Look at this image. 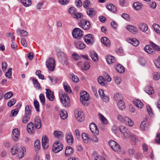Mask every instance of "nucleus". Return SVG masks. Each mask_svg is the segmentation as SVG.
Here are the masks:
<instances>
[{
  "mask_svg": "<svg viewBox=\"0 0 160 160\" xmlns=\"http://www.w3.org/2000/svg\"><path fill=\"white\" fill-rule=\"evenodd\" d=\"M59 94L61 102L63 106L65 107H68L69 106L70 99L68 94L63 93L61 91L59 92Z\"/></svg>",
  "mask_w": 160,
  "mask_h": 160,
  "instance_id": "obj_1",
  "label": "nucleus"
},
{
  "mask_svg": "<svg viewBox=\"0 0 160 160\" xmlns=\"http://www.w3.org/2000/svg\"><path fill=\"white\" fill-rule=\"evenodd\" d=\"M46 64L48 70L51 71H53L55 67V62L54 60L52 58H50L47 60Z\"/></svg>",
  "mask_w": 160,
  "mask_h": 160,
  "instance_id": "obj_2",
  "label": "nucleus"
},
{
  "mask_svg": "<svg viewBox=\"0 0 160 160\" xmlns=\"http://www.w3.org/2000/svg\"><path fill=\"white\" fill-rule=\"evenodd\" d=\"M63 149V145L60 141H56L53 145L52 150L55 153H57Z\"/></svg>",
  "mask_w": 160,
  "mask_h": 160,
  "instance_id": "obj_3",
  "label": "nucleus"
},
{
  "mask_svg": "<svg viewBox=\"0 0 160 160\" xmlns=\"http://www.w3.org/2000/svg\"><path fill=\"white\" fill-rule=\"evenodd\" d=\"M58 58L60 61L63 64H68V57L66 54L63 52H60L58 53Z\"/></svg>",
  "mask_w": 160,
  "mask_h": 160,
  "instance_id": "obj_4",
  "label": "nucleus"
},
{
  "mask_svg": "<svg viewBox=\"0 0 160 160\" xmlns=\"http://www.w3.org/2000/svg\"><path fill=\"white\" fill-rule=\"evenodd\" d=\"M109 146L115 152H118L120 151V148L119 145L115 141L111 140L108 142Z\"/></svg>",
  "mask_w": 160,
  "mask_h": 160,
  "instance_id": "obj_5",
  "label": "nucleus"
},
{
  "mask_svg": "<svg viewBox=\"0 0 160 160\" xmlns=\"http://www.w3.org/2000/svg\"><path fill=\"white\" fill-rule=\"evenodd\" d=\"M72 34L75 38L80 39L83 35V32L80 28H75L73 29Z\"/></svg>",
  "mask_w": 160,
  "mask_h": 160,
  "instance_id": "obj_6",
  "label": "nucleus"
},
{
  "mask_svg": "<svg viewBox=\"0 0 160 160\" xmlns=\"http://www.w3.org/2000/svg\"><path fill=\"white\" fill-rule=\"evenodd\" d=\"M89 100V95L86 92L83 91L80 93V100L83 105H87Z\"/></svg>",
  "mask_w": 160,
  "mask_h": 160,
  "instance_id": "obj_7",
  "label": "nucleus"
},
{
  "mask_svg": "<svg viewBox=\"0 0 160 160\" xmlns=\"http://www.w3.org/2000/svg\"><path fill=\"white\" fill-rule=\"evenodd\" d=\"M20 134V132L18 129L15 128L12 131V137L14 141H17L19 139Z\"/></svg>",
  "mask_w": 160,
  "mask_h": 160,
  "instance_id": "obj_8",
  "label": "nucleus"
},
{
  "mask_svg": "<svg viewBox=\"0 0 160 160\" xmlns=\"http://www.w3.org/2000/svg\"><path fill=\"white\" fill-rule=\"evenodd\" d=\"M79 25L80 27L84 30H88L90 27V22L85 20H81L79 23Z\"/></svg>",
  "mask_w": 160,
  "mask_h": 160,
  "instance_id": "obj_9",
  "label": "nucleus"
},
{
  "mask_svg": "<svg viewBox=\"0 0 160 160\" xmlns=\"http://www.w3.org/2000/svg\"><path fill=\"white\" fill-rule=\"evenodd\" d=\"M84 113L82 111H76L75 112V117L78 120L79 122H82L84 120Z\"/></svg>",
  "mask_w": 160,
  "mask_h": 160,
  "instance_id": "obj_10",
  "label": "nucleus"
},
{
  "mask_svg": "<svg viewBox=\"0 0 160 160\" xmlns=\"http://www.w3.org/2000/svg\"><path fill=\"white\" fill-rule=\"evenodd\" d=\"M49 140L46 135L43 136L42 139V145L44 149H46L48 148Z\"/></svg>",
  "mask_w": 160,
  "mask_h": 160,
  "instance_id": "obj_11",
  "label": "nucleus"
},
{
  "mask_svg": "<svg viewBox=\"0 0 160 160\" xmlns=\"http://www.w3.org/2000/svg\"><path fill=\"white\" fill-rule=\"evenodd\" d=\"M85 42L88 44H92L94 42L92 35L91 34H88L86 35L84 38Z\"/></svg>",
  "mask_w": 160,
  "mask_h": 160,
  "instance_id": "obj_12",
  "label": "nucleus"
},
{
  "mask_svg": "<svg viewBox=\"0 0 160 160\" xmlns=\"http://www.w3.org/2000/svg\"><path fill=\"white\" fill-rule=\"evenodd\" d=\"M119 130L123 134L124 138H128V135L130 132L125 127L121 126L119 127Z\"/></svg>",
  "mask_w": 160,
  "mask_h": 160,
  "instance_id": "obj_13",
  "label": "nucleus"
},
{
  "mask_svg": "<svg viewBox=\"0 0 160 160\" xmlns=\"http://www.w3.org/2000/svg\"><path fill=\"white\" fill-rule=\"evenodd\" d=\"M46 94L47 98L51 101H53L54 98L53 92H52L49 89H46Z\"/></svg>",
  "mask_w": 160,
  "mask_h": 160,
  "instance_id": "obj_14",
  "label": "nucleus"
},
{
  "mask_svg": "<svg viewBox=\"0 0 160 160\" xmlns=\"http://www.w3.org/2000/svg\"><path fill=\"white\" fill-rule=\"evenodd\" d=\"M90 129L91 131L93 133L98 134L99 133V131L97 125L93 122L91 123L90 125Z\"/></svg>",
  "mask_w": 160,
  "mask_h": 160,
  "instance_id": "obj_15",
  "label": "nucleus"
},
{
  "mask_svg": "<svg viewBox=\"0 0 160 160\" xmlns=\"http://www.w3.org/2000/svg\"><path fill=\"white\" fill-rule=\"evenodd\" d=\"M26 149L25 147L20 148L18 151L17 155L18 158H22L24 155V152H26Z\"/></svg>",
  "mask_w": 160,
  "mask_h": 160,
  "instance_id": "obj_16",
  "label": "nucleus"
},
{
  "mask_svg": "<svg viewBox=\"0 0 160 160\" xmlns=\"http://www.w3.org/2000/svg\"><path fill=\"white\" fill-rule=\"evenodd\" d=\"M66 138L68 143L70 145L72 144L74 141V139L72 133L71 132H68L66 135Z\"/></svg>",
  "mask_w": 160,
  "mask_h": 160,
  "instance_id": "obj_17",
  "label": "nucleus"
},
{
  "mask_svg": "<svg viewBox=\"0 0 160 160\" xmlns=\"http://www.w3.org/2000/svg\"><path fill=\"white\" fill-rule=\"evenodd\" d=\"M139 29L142 32H145L147 31L148 29V25L143 22H141L138 25Z\"/></svg>",
  "mask_w": 160,
  "mask_h": 160,
  "instance_id": "obj_18",
  "label": "nucleus"
},
{
  "mask_svg": "<svg viewBox=\"0 0 160 160\" xmlns=\"http://www.w3.org/2000/svg\"><path fill=\"white\" fill-rule=\"evenodd\" d=\"M149 127V123L146 121H143L142 122L140 125V128L142 130H146L148 129Z\"/></svg>",
  "mask_w": 160,
  "mask_h": 160,
  "instance_id": "obj_19",
  "label": "nucleus"
},
{
  "mask_svg": "<svg viewBox=\"0 0 160 160\" xmlns=\"http://www.w3.org/2000/svg\"><path fill=\"white\" fill-rule=\"evenodd\" d=\"M34 125L35 128L37 129H39L41 127V120L38 117H36L34 119Z\"/></svg>",
  "mask_w": 160,
  "mask_h": 160,
  "instance_id": "obj_20",
  "label": "nucleus"
},
{
  "mask_svg": "<svg viewBox=\"0 0 160 160\" xmlns=\"http://www.w3.org/2000/svg\"><path fill=\"white\" fill-rule=\"evenodd\" d=\"M133 103L134 105L139 109L142 108L144 106V104L138 99H134L133 100Z\"/></svg>",
  "mask_w": 160,
  "mask_h": 160,
  "instance_id": "obj_21",
  "label": "nucleus"
},
{
  "mask_svg": "<svg viewBox=\"0 0 160 160\" xmlns=\"http://www.w3.org/2000/svg\"><path fill=\"white\" fill-rule=\"evenodd\" d=\"M124 121L126 124L129 127H132L134 125V122L133 120L128 117H124Z\"/></svg>",
  "mask_w": 160,
  "mask_h": 160,
  "instance_id": "obj_22",
  "label": "nucleus"
},
{
  "mask_svg": "<svg viewBox=\"0 0 160 160\" xmlns=\"http://www.w3.org/2000/svg\"><path fill=\"white\" fill-rule=\"evenodd\" d=\"M127 41L134 46H137L139 44V41L136 38H129L127 40Z\"/></svg>",
  "mask_w": 160,
  "mask_h": 160,
  "instance_id": "obj_23",
  "label": "nucleus"
},
{
  "mask_svg": "<svg viewBox=\"0 0 160 160\" xmlns=\"http://www.w3.org/2000/svg\"><path fill=\"white\" fill-rule=\"evenodd\" d=\"M75 44L76 47L78 49H82L85 48L86 47L85 44L79 41H76L75 42Z\"/></svg>",
  "mask_w": 160,
  "mask_h": 160,
  "instance_id": "obj_24",
  "label": "nucleus"
},
{
  "mask_svg": "<svg viewBox=\"0 0 160 160\" xmlns=\"http://www.w3.org/2000/svg\"><path fill=\"white\" fill-rule=\"evenodd\" d=\"M117 105L119 109L121 110H123L125 108V103L124 101L121 99H119L118 101Z\"/></svg>",
  "mask_w": 160,
  "mask_h": 160,
  "instance_id": "obj_25",
  "label": "nucleus"
},
{
  "mask_svg": "<svg viewBox=\"0 0 160 160\" xmlns=\"http://www.w3.org/2000/svg\"><path fill=\"white\" fill-rule=\"evenodd\" d=\"M128 138H129L134 143H136L138 141V137L130 132L128 135Z\"/></svg>",
  "mask_w": 160,
  "mask_h": 160,
  "instance_id": "obj_26",
  "label": "nucleus"
},
{
  "mask_svg": "<svg viewBox=\"0 0 160 160\" xmlns=\"http://www.w3.org/2000/svg\"><path fill=\"white\" fill-rule=\"evenodd\" d=\"M145 91L149 95L152 94L154 93L153 88L150 85H147L144 89Z\"/></svg>",
  "mask_w": 160,
  "mask_h": 160,
  "instance_id": "obj_27",
  "label": "nucleus"
},
{
  "mask_svg": "<svg viewBox=\"0 0 160 160\" xmlns=\"http://www.w3.org/2000/svg\"><path fill=\"white\" fill-rule=\"evenodd\" d=\"M72 148L70 146L67 147L65 151V154L66 157H68L71 155L73 152Z\"/></svg>",
  "mask_w": 160,
  "mask_h": 160,
  "instance_id": "obj_28",
  "label": "nucleus"
},
{
  "mask_svg": "<svg viewBox=\"0 0 160 160\" xmlns=\"http://www.w3.org/2000/svg\"><path fill=\"white\" fill-rule=\"evenodd\" d=\"M126 29L130 32L135 33L138 32L137 28L134 26L128 25L126 27Z\"/></svg>",
  "mask_w": 160,
  "mask_h": 160,
  "instance_id": "obj_29",
  "label": "nucleus"
},
{
  "mask_svg": "<svg viewBox=\"0 0 160 160\" xmlns=\"http://www.w3.org/2000/svg\"><path fill=\"white\" fill-rule=\"evenodd\" d=\"M133 6L135 10H138L142 8L143 5L142 3L139 2H133Z\"/></svg>",
  "mask_w": 160,
  "mask_h": 160,
  "instance_id": "obj_30",
  "label": "nucleus"
},
{
  "mask_svg": "<svg viewBox=\"0 0 160 160\" xmlns=\"http://www.w3.org/2000/svg\"><path fill=\"white\" fill-rule=\"evenodd\" d=\"M90 55L93 61H97L98 60V55L96 52L93 51L90 52Z\"/></svg>",
  "mask_w": 160,
  "mask_h": 160,
  "instance_id": "obj_31",
  "label": "nucleus"
},
{
  "mask_svg": "<svg viewBox=\"0 0 160 160\" xmlns=\"http://www.w3.org/2000/svg\"><path fill=\"white\" fill-rule=\"evenodd\" d=\"M101 42L107 47H109L110 46V42L109 39L106 37H103L101 38Z\"/></svg>",
  "mask_w": 160,
  "mask_h": 160,
  "instance_id": "obj_32",
  "label": "nucleus"
},
{
  "mask_svg": "<svg viewBox=\"0 0 160 160\" xmlns=\"http://www.w3.org/2000/svg\"><path fill=\"white\" fill-rule=\"evenodd\" d=\"M116 70L119 73H122L124 72L125 69L124 67L120 64L114 66Z\"/></svg>",
  "mask_w": 160,
  "mask_h": 160,
  "instance_id": "obj_33",
  "label": "nucleus"
},
{
  "mask_svg": "<svg viewBox=\"0 0 160 160\" xmlns=\"http://www.w3.org/2000/svg\"><path fill=\"white\" fill-rule=\"evenodd\" d=\"M20 148L17 144H14L12 148L11 152L13 155H16L17 152Z\"/></svg>",
  "mask_w": 160,
  "mask_h": 160,
  "instance_id": "obj_34",
  "label": "nucleus"
},
{
  "mask_svg": "<svg viewBox=\"0 0 160 160\" xmlns=\"http://www.w3.org/2000/svg\"><path fill=\"white\" fill-rule=\"evenodd\" d=\"M27 129L28 132L31 134L33 133L34 132L33 124L31 122H30L28 124L27 126Z\"/></svg>",
  "mask_w": 160,
  "mask_h": 160,
  "instance_id": "obj_35",
  "label": "nucleus"
},
{
  "mask_svg": "<svg viewBox=\"0 0 160 160\" xmlns=\"http://www.w3.org/2000/svg\"><path fill=\"white\" fill-rule=\"evenodd\" d=\"M145 52L147 53L152 54L154 52V49L152 46L149 45H146L144 48Z\"/></svg>",
  "mask_w": 160,
  "mask_h": 160,
  "instance_id": "obj_36",
  "label": "nucleus"
},
{
  "mask_svg": "<svg viewBox=\"0 0 160 160\" xmlns=\"http://www.w3.org/2000/svg\"><path fill=\"white\" fill-rule=\"evenodd\" d=\"M106 7L109 11L115 13L117 12L116 8L112 4H109L106 5Z\"/></svg>",
  "mask_w": 160,
  "mask_h": 160,
  "instance_id": "obj_37",
  "label": "nucleus"
},
{
  "mask_svg": "<svg viewBox=\"0 0 160 160\" xmlns=\"http://www.w3.org/2000/svg\"><path fill=\"white\" fill-rule=\"evenodd\" d=\"M106 59L107 62L109 64H111L115 61V59L114 57L112 56H107L106 57Z\"/></svg>",
  "mask_w": 160,
  "mask_h": 160,
  "instance_id": "obj_38",
  "label": "nucleus"
},
{
  "mask_svg": "<svg viewBox=\"0 0 160 160\" xmlns=\"http://www.w3.org/2000/svg\"><path fill=\"white\" fill-rule=\"evenodd\" d=\"M99 118L102 123L104 124H107L108 123L107 119L102 114L99 113L98 114Z\"/></svg>",
  "mask_w": 160,
  "mask_h": 160,
  "instance_id": "obj_39",
  "label": "nucleus"
},
{
  "mask_svg": "<svg viewBox=\"0 0 160 160\" xmlns=\"http://www.w3.org/2000/svg\"><path fill=\"white\" fill-rule=\"evenodd\" d=\"M55 137L59 139H62L63 137V134L62 132L58 131H56L54 132Z\"/></svg>",
  "mask_w": 160,
  "mask_h": 160,
  "instance_id": "obj_40",
  "label": "nucleus"
},
{
  "mask_svg": "<svg viewBox=\"0 0 160 160\" xmlns=\"http://www.w3.org/2000/svg\"><path fill=\"white\" fill-rule=\"evenodd\" d=\"M60 115L61 118L63 119H66L68 117V114L64 110H61L60 112Z\"/></svg>",
  "mask_w": 160,
  "mask_h": 160,
  "instance_id": "obj_41",
  "label": "nucleus"
},
{
  "mask_svg": "<svg viewBox=\"0 0 160 160\" xmlns=\"http://www.w3.org/2000/svg\"><path fill=\"white\" fill-rule=\"evenodd\" d=\"M31 107L29 105H27L25 108V114L28 116H29L31 114Z\"/></svg>",
  "mask_w": 160,
  "mask_h": 160,
  "instance_id": "obj_42",
  "label": "nucleus"
},
{
  "mask_svg": "<svg viewBox=\"0 0 160 160\" xmlns=\"http://www.w3.org/2000/svg\"><path fill=\"white\" fill-rule=\"evenodd\" d=\"M21 3L26 7L30 6L31 4L30 0H20Z\"/></svg>",
  "mask_w": 160,
  "mask_h": 160,
  "instance_id": "obj_43",
  "label": "nucleus"
},
{
  "mask_svg": "<svg viewBox=\"0 0 160 160\" xmlns=\"http://www.w3.org/2000/svg\"><path fill=\"white\" fill-rule=\"evenodd\" d=\"M32 81L33 84L36 88H37L39 90L41 89L40 84L38 82V80L35 78H33Z\"/></svg>",
  "mask_w": 160,
  "mask_h": 160,
  "instance_id": "obj_44",
  "label": "nucleus"
},
{
  "mask_svg": "<svg viewBox=\"0 0 160 160\" xmlns=\"http://www.w3.org/2000/svg\"><path fill=\"white\" fill-rule=\"evenodd\" d=\"M64 89L65 91L67 92H71L72 91L71 88L69 84L67 83L64 82L63 83Z\"/></svg>",
  "mask_w": 160,
  "mask_h": 160,
  "instance_id": "obj_45",
  "label": "nucleus"
},
{
  "mask_svg": "<svg viewBox=\"0 0 160 160\" xmlns=\"http://www.w3.org/2000/svg\"><path fill=\"white\" fill-rule=\"evenodd\" d=\"M17 32L18 34H20L22 37H26L28 35V33L24 30L18 29L17 31Z\"/></svg>",
  "mask_w": 160,
  "mask_h": 160,
  "instance_id": "obj_46",
  "label": "nucleus"
},
{
  "mask_svg": "<svg viewBox=\"0 0 160 160\" xmlns=\"http://www.w3.org/2000/svg\"><path fill=\"white\" fill-rule=\"evenodd\" d=\"M153 79L155 81H158L160 78V73L158 72H154L152 74Z\"/></svg>",
  "mask_w": 160,
  "mask_h": 160,
  "instance_id": "obj_47",
  "label": "nucleus"
},
{
  "mask_svg": "<svg viewBox=\"0 0 160 160\" xmlns=\"http://www.w3.org/2000/svg\"><path fill=\"white\" fill-rule=\"evenodd\" d=\"M152 27L154 31L160 34V26L156 23H154Z\"/></svg>",
  "mask_w": 160,
  "mask_h": 160,
  "instance_id": "obj_48",
  "label": "nucleus"
},
{
  "mask_svg": "<svg viewBox=\"0 0 160 160\" xmlns=\"http://www.w3.org/2000/svg\"><path fill=\"white\" fill-rule=\"evenodd\" d=\"M139 64L142 66H144L147 63V61L145 58L143 57H140L139 59Z\"/></svg>",
  "mask_w": 160,
  "mask_h": 160,
  "instance_id": "obj_49",
  "label": "nucleus"
},
{
  "mask_svg": "<svg viewBox=\"0 0 160 160\" xmlns=\"http://www.w3.org/2000/svg\"><path fill=\"white\" fill-rule=\"evenodd\" d=\"M99 83L102 86H104L105 85L106 81L102 76H99L98 79Z\"/></svg>",
  "mask_w": 160,
  "mask_h": 160,
  "instance_id": "obj_50",
  "label": "nucleus"
},
{
  "mask_svg": "<svg viewBox=\"0 0 160 160\" xmlns=\"http://www.w3.org/2000/svg\"><path fill=\"white\" fill-rule=\"evenodd\" d=\"M29 119V116L24 114L22 117V122L23 123H26L28 122Z\"/></svg>",
  "mask_w": 160,
  "mask_h": 160,
  "instance_id": "obj_51",
  "label": "nucleus"
},
{
  "mask_svg": "<svg viewBox=\"0 0 160 160\" xmlns=\"http://www.w3.org/2000/svg\"><path fill=\"white\" fill-rule=\"evenodd\" d=\"M34 105L36 110L37 112H39V105L38 101L36 99L34 100Z\"/></svg>",
  "mask_w": 160,
  "mask_h": 160,
  "instance_id": "obj_52",
  "label": "nucleus"
},
{
  "mask_svg": "<svg viewBox=\"0 0 160 160\" xmlns=\"http://www.w3.org/2000/svg\"><path fill=\"white\" fill-rule=\"evenodd\" d=\"M16 100L14 98L11 99L8 103V105L11 107L13 106L16 103Z\"/></svg>",
  "mask_w": 160,
  "mask_h": 160,
  "instance_id": "obj_53",
  "label": "nucleus"
},
{
  "mask_svg": "<svg viewBox=\"0 0 160 160\" xmlns=\"http://www.w3.org/2000/svg\"><path fill=\"white\" fill-rule=\"evenodd\" d=\"M114 79L117 85H119L120 84L122 81L121 78L120 77L117 76H114Z\"/></svg>",
  "mask_w": 160,
  "mask_h": 160,
  "instance_id": "obj_54",
  "label": "nucleus"
},
{
  "mask_svg": "<svg viewBox=\"0 0 160 160\" xmlns=\"http://www.w3.org/2000/svg\"><path fill=\"white\" fill-rule=\"evenodd\" d=\"M147 111L150 116H152L153 115V113L152 109L150 106L148 105L146 107Z\"/></svg>",
  "mask_w": 160,
  "mask_h": 160,
  "instance_id": "obj_55",
  "label": "nucleus"
},
{
  "mask_svg": "<svg viewBox=\"0 0 160 160\" xmlns=\"http://www.w3.org/2000/svg\"><path fill=\"white\" fill-rule=\"evenodd\" d=\"M90 65L89 62L86 61L84 63V65L83 68H82V69L84 70H87L90 68Z\"/></svg>",
  "mask_w": 160,
  "mask_h": 160,
  "instance_id": "obj_56",
  "label": "nucleus"
},
{
  "mask_svg": "<svg viewBox=\"0 0 160 160\" xmlns=\"http://www.w3.org/2000/svg\"><path fill=\"white\" fill-rule=\"evenodd\" d=\"M82 16V14L81 13L76 12L73 15L72 17L75 18L79 19L81 18Z\"/></svg>",
  "mask_w": 160,
  "mask_h": 160,
  "instance_id": "obj_57",
  "label": "nucleus"
},
{
  "mask_svg": "<svg viewBox=\"0 0 160 160\" xmlns=\"http://www.w3.org/2000/svg\"><path fill=\"white\" fill-rule=\"evenodd\" d=\"M34 147L37 149H39L40 146V142L38 139H37L34 142Z\"/></svg>",
  "mask_w": 160,
  "mask_h": 160,
  "instance_id": "obj_58",
  "label": "nucleus"
},
{
  "mask_svg": "<svg viewBox=\"0 0 160 160\" xmlns=\"http://www.w3.org/2000/svg\"><path fill=\"white\" fill-rule=\"evenodd\" d=\"M12 95V93L11 91L5 94L4 98L5 99H8L11 97Z\"/></svg>",
  "mask_w": 160,
  "mask_h": 160,
  "instance_id": "obj_59",
  "label": "nucleus"
},
{
  "mask_svg": "<svg viewBox=\"0 0 160 160\" xmlns=\"http://www.w3.org/2000/svg\"><path fill=\"white\" fill-rule=\"evenodd\" d=\"M82 138L83 140L85 142H87L88 140V137L87 134L85 133H82Z\"/></svg>",
  "mask_w": 160,
  "mask_h": 160,
  "instance_id": "obj_60",
  "label": "nucleus"
},
{
  "mask_svg": "<svg viewBox=\"0 0 160 160\" xmlns=\"http://www.w3.org/2000/svg\"><path fill=\"white\" fill-rule=\"evenodd\" d=\"M39 98L41 102L44 104L45 103V98L43 95L41 93L39 96Z\"/></svg>",
  "mask_w": 160,
  "mask_h": 160,
  "instance_id": "obj_61",
  "label": "nucleus"
},
{
  "mask_svg": "<svg viewBox=\"0 0 160 160\" xmlns=\"http://www.w3.org/2000/svg\"><path fill=\"white\" fill-rule=\"evenodd\" d=\"M68 12L69 13L72 15V17L76 12L75 8L74 7L70 8L68 10Z\"/></svg>",
  "mask_w": 160,
  "mask_h": 160,
  "instance_id": "obj_62",
  "label": "nucleus"
},
{
  "mask_svg": "<svg viewBox=\"0 0 160 160\" xmlns=\"http://www.w3.org/2000/svg\"><path fill=\"white\" fill-rule=\"evenodd\" d=\"M90 2L88 0H85L83 2V6L85 8H88L90 6Z\"/></svg>",
  "mask_w": 160,
  "mask_h": 160,
  "instance_id": "obj_63",
  "label": "nucleus"
},
{
  "mask_svg": "<svg viewBox=\"0 0 160 160\" xmlns=\"http://www.w3.org/2000/svg\"><path fill=\"white\" fill-rule=\"evenodd\" d=\"M156 67L158 68H160V57L158 58L157 60L154 62Z\"/></svg>",
  "mask_w": 160,
  "mask_h": 160,
  "instance_id": "obj_64",
  "label": "nucleus"
}]
</instances>
